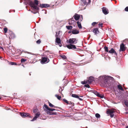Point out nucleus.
<instances>
[{"instance_id": "nucleus-1", "label": "nucleus", "mask_w": 128, "mask_h": 128, "mask_svg": "<svg viewBox=\"0 0 128 128\" xmlns=\"http://www.w3.org/2000/svg\"><path fill=\"white\" fill-rule=\"evenodd\" d=\"M98 80L103 86L108 87L113 82L114 78L108 76L104 75L100 76Z\"/></svg>"}, {"instance_id": "nucleus-2", "label": "nucleus", "mask_w": 128, "mask_h": 128, "mask_svg": "<svg viewBox=\"0 0 128 128\" xmlns=\"http://www.w3.org/2000/svg\"><path fill=\"white\" fill-rule=\"evenodd\" d=\"M24 3L26 5L29 4L30 6L32 7V12L35 14L37 13V10H38L39 8L38 6V2L36 0H35L34 2L31 1V0H25Z\"/></svg>"}, {"instance_id": "nucleus-3", "label": "nucleus", "mask_w": 128, "mask_h": 128, "mask_svg": "<svg viewBox=\"0 0 128 128\" xmlns=\"http://www.w3.org/2000/svg\"><path fill=\"white\" fill-rule=\"evenodd\" d=\"M75 20H78L80 21H82L83 19V17L82 15L75 14L73 16Z\"/></svg>"}, {"instance_id": "nucleus-4", "label": "nucleus", "mask_w": 128, "mask_h": 128, "mask_svg": "<svg viewBox=\"0 0 128 128\" xmlns=\"http://www.w3.org/2000/svg\"><path fill=\"white\" fill-rule=\"evenodd\" d=\"M52 108H48L47 110H46V112L49 115H56V112H52Z\"/></svg>"}, {"instance_id": "nucleus-5", "label": "nucleus", "mask_w": 128, "mask_h": 128, "mask_svg": "<svg viewBox=\"0 0 128 128\" xmlns=\"http://www.w3.org/2000/svg\"><path fill=\"white\" fill-rule=\"evenodd\" d=\"M78 40L75 38H70L68 42L70 44H76L77 43Z\"/></svg>"}, {"instance_id": "nucleus-6", "label": "nucleus", "mask_w": 128, "mask_h": 128, "mask_svg": "<svg viewBox=\"0 0 128 128\" xmlns=\"http://www.w3.org/2000/svg\"><path fill=\"white\" fill-rule=\"evenodd\" d=\"M49 61V59H48L44 57L42 58L40 62L42 64H44L47 63Z\"/></svg>"}, {"instance_id": "nucleus-7", "label": "nucleus", "mask_w": 128, "mask_h": 128, "mask_svg": "<svg viewBox=\"0 0 128 128\" xmlns=\"http://www.w3.org/2000/svg\"><path fill=\"white\" fill-rule=\"evenodd\" d=\"M114 111L112 110H108L106 112V113L107 114H110V116L111 118H113L114 116L113 114Z\"/></svg>"}, {"instance_id": "nucleus-8", "label": "nucleus", "mask_w": 128, "mask_h": 128, "mask_svg": "<svg viewBox=\"0 0 128 128\" xmlns=\"http://www.w3.org/2000/svg\"><path fill=\"white\" fill-rule=\"evenodd\" d=\"M91 91L92 92H93L94 94L98 97H100L101 98H102L104 97V96L100 95L99 93L96 91L92 90H91Z\"/></svg>"}, {"instance_id": "nucleus-9", "label": "nucleus", "mask_w": 128, "mask_h": 128, "mask_svg": "<svg viewBox=\"0 0 128 128\" xmlns=\"http://www.w3.org/2000/svg\"><path fill=\"white\" fill-rule=\"evenodd\" d=\"M20 114L22 117L24 118L28 116H30L29 114L28 113H26L25 112L22 113L20 112Z\"/></svg>"}, {"instance_id": "nucleus-10", "label": "nucleus", "mask_w": 128, "mask_h": 128, "mask_svg": "<svg viewBox=\"0 0 128 128\" xmlns=\"http://www.w3.org/2000/svg\"><path fill=\"white\" fill-rule=\"evenodd\" d=\"M66 46L69 49H74L76 48L75 45L72 44L67 45Z\"/></svg>"}, {"instance_id": "nucleus-11", "label": "nucleus", "mask_w": 128, "mask_h": 128, "mask_svg": "<svg viewBox=\"0 0 128 128\" xmlns=\"http://www.w3.org/2000/svg\"><path fill=\"white\" fill-rule=\"evenodd\" d=\"M102 11L103 13L105 15L107 14L108 13V10L105 7L102 8Z\"/></svg>"}, {"instance_id": "nucleus-12", "label": "nucleus", "mask_w": 128, "mask_h": 128, "mask_svg": "<svg viewBox=\"0 0 128 128\" xmlns=\"http://www.w3.org/2000/svg\"><path fill=\"white\" fill-rule=\"evenodd\" d=\"M76 22L74 20H72V19H70L68 21V24L70 25H72L74 26L76 24Z\"/></svg>"}, {"instance_id": "nucleus-13", "label": "nucleus", "mask_w": 128, "mask_h": 128, "mask_svg": "<svg viewBox=\"0 0 128 128\" xmlns=\"http://www.w3.org/2000/svg\"><path fill=\"white\" fill-rule=\"evenodd\" d=\"M94 78L93 77L90 76L88 78L87 80L88 83L90 84L94 80Z\"/></svg>"}, {"instance_id": "nucleus-14", "label": "nucleus", "mask_w": 128, "mask_h": 128, "mask_svg": "<svg viewBox=\"0 0 128 128\" xmlns=\"http://www.w3.org/2000/svg\"><path fill=\"white\" fill-rule=\"evenodd\" d=\"M126 49L125 48L124 45L123 44H122L120 45V51H124Z\"/></svg>"}, {"instance_id": "nucleus-15", "label": "nucleus", "mask_w": 128, "mask_h": 128, "mask_svg": "<svg viewBox=\"0 0 128 128\" xmlns=\"http://www.w3.org/2000/svg\"><path fill=\"white\" fill-rule=\"evenodd\" d=\"M108 52L110 54H112L114 53L115 55H117V53L115 52V50L112 48H111V50L108 51Z\"/></svg>"}, {"instance_id": "nucleus-16", "label": "nucleus", "mask_w": 128, "mask_h": 128, "mask_svg": "<svg viewBox=\"0 0 128 128\" xmlns=\"http://www.w3.org/2000/svg\"><path fill=\"white\" fill-rule=\"evenodd\" d=\"M56 42L58 44V45L60 47L61 46V45H60L61 40L60 38H56Z\"/></svg>"}, {"instance_id": "nucleus-17", "label": "nucleus", "mask_w": 128, "mask_h": 128, "mask_svg": "<svg viewBox=\"0 0 128 128\" xmlns=\"http://www.w3.org/2000/svg\"><path fill=\"white\" fill-rule=\"evenodd\" d=\"M40 6L42 8H46L50 6L49 4H40Z\"/></svg>"}, {"instance_id": "nucleus-18", "label": "nucleus", "mask_w": 128, "mask_h": 128, "mask_svg": "<svg viewBox=\"0 0 128 128\" xmlns=\"http://www.w3.org/2000/svg\"><path fill=\"white\" fill-rule=\"evenodd\" d=\"M72 97L78 98L80 100L82 101V99L80 98L77 95L75 94H72Z\"/></svg>"}, {"instance_id": "nucleus-19", "label": "nucleus", "mask_w": 128, "mask_h": 128, "mask_svg": "<svg viewBox=\"0 0 128 128\" xmlns=\"http://www.w3.org/2000/svg\"><path fill=\"white\" fill-rule=\"evenodd\" d=\"M81 0L83 3V5H84L86 4L88 1L89 2H90V0Z\"/></svg>"}, {"instance_id": "nucleus-20", "label": "nucleus", "mask_w": 128, "mask_h": 128, "mask_svg": "<svg viewBox=\"0 0 128 128\" xmlns=\"http://www.w3.org/2000/svg\"><path fill=\"white\" fill-rule=\"evenodd\" d=\"M93 32L95 34H98L99 32L98 31V29L97 28H95L93 30Z\"/></svg>"}, {"instance_id": "nucleus-21", "label": "nucleus", "mask_w": 128, "mask_h": 128, "mask_svg": "<svg viewBox=\"0 0 128 128\" xmlns=\"http://www.w3.org/2000/svg\"><path fill=\"white\" fill-rule=\"evenodd\" d=\"M79 32L76 29L73 30L72 32V33L73 34H76L79 33Z\"/></svg>"}, {"instance_id": "nucleus-22", "label": "nucleus", "mask_w": 128, "mask_h": 128, "mask_svg": "<svg viewBox=\"0 0 128 128\" xmlns=\"http://www.w3.org/2000/svg\"><path fill=\"white\" fill-rule=\"evenodd\" d=\"M15 38V34L12 33H11V34H10L9 36L10 38L13 39Z\"/></svg>"}, {"instance_id": "nucleus-23", "label": "nucleus", "mask_w": 128, "mask_h": 128, "mask_svg": "<svg viewBox=\"0 0 128 128\" xmlns=\"http://www.w3.org/2000/svg\"><path fill=\"white\" fill-rule=\"evenodd\" d=\"M118 89L122 91H123L124 90V89L122 87L121 85L120 84H119V85H118Z\"/></svg>"}, {"instance_id": "nucleus-24", "label": "nucleus", "mask_w": 128, "mask_h": 128, "mask_svg": "<svg viewBox=\"0 0 128 128\" xmlns=\"http://www.w3.org/2000/svg\"><path fill=\"white\" fill-rule=\"evenodd\" d=\"M78 24V27L80 28L81 29L82 28V26H81V24L80 22H79V21H78L77 22Z\"/></svg>"}, {"instance_id": "nucleus-25", "label": "nucleus", "mask_w": 128, "mask_h": 128, "mask_svg": "<svg viewBox=\"0 0 128 128\" xmlns=\"http://www.w3.org/2000/svg\"><path fill=\"white\" fill-rule=\"evenodd\" d=\"M95 116L96 118H100V116L99 114L96 113L95 114Z\"/></svg>"}, {"instance_id": "nucleus-26", "label": "nucleus", "mask_w": 128, "mask_h": 128, "mask_svg": "<svg viewBox=\"0 0 128 128\" xmlns=\"http://www.w3.org/2000/svg\"><path fill=\"white\" fill-rule=\"evenodd\" d=\"M40 114L39 112H37L35 114V116L38 118L40 115Z\"/></svg>"}, {"instance_id": "nucleus-27", "label": "nucleus", "mask_w": 128, "mask_h": 128, "mask_svg": "<svg viewBox=\"0 0 128 128\" xmlns=\"http://www.w3.org/2000/svg\"><path fill=\"white\" fill-rule=\"evenodd\" d=\"M66 28L68 30H69L72 29V27L71 26H66Z\"/></svg>"}, {"instance_id": "nucleus-28", "label": "nucleus", "mask_w": 128, "mask_h": 128, "mask_svg": "<svg viewBox=\"0 0 128 128\" xmlns=\"http://www.w3.org/2000/svg\"><path fill=\"white\" fill-rule=\"evenodd\" d=\"M49 104V106H50L51 107H53L54 108H56V106H55L54 105H53L50 102H48Z\"/></svg>"}, {"instance_id": "nucleus-29", "label": "nucleus", "mask_w": 128, "mask_h": 128, "mask_svg": "<svg viewBox=\"0 0 128 128\" xmlns=\"http://www.w3.org/2000/svg\"><path fill=\"white\" fill-rule=\"evenodd\" d=\"M104 58L105 60L107 61L109 60H110L109 56H104Z\"/></svg>"}, {"instance_id": "nucleus-30", "label": "nucleus", "mask_w": 128, "mask_h": 128, "mask_svg": "<svg viewBox=\"0 0 128 128\" xmlns=\"http://www.w3.org/2000/svg\"><path fill=\"white\" fill-rule=\"evenodd\" d=\"M68 104L71 105V106H73L74 105V103L71 102H69Z\"/></svg>"}, {"instance_id": "nucleus-31", "label": "nucleus", "mask_w": 128, "mask_h": 128, "mask_svg": "<svg viewBox=\"0 0 128 128\" xmlns=\"http://www.w3.org/2000/svg\"><path fill=\"white\" fill-rule=\"evenodd\" d=\"M9 64H10L12 65H17V64L16 63L14 62H10L9 63Z\"/></svg>"}, {"instance_id": "nucleus-32", "label": "nucleus", "mask_w": 128, "mask_h": 128, "mask_svg": "<svg viewBox=\"0 0 128 128\" xmlns=\"http://www.w3.org/2000/svg\"><path fill=\"white\" fill-rule=\"evenodd\" d=\"M104 48L105 51L106 52H108V47H107L106 46H105V47H104Z\"/></svg>"}, {"instance_id": "nucleus-33", "label": "nucleus", "mask_w": 128, "mask_h": 128, "mask_svg": "<svg viewBox=\"0 0 128 128\" xmlns=\"http://www.w3.org/2000/svg\"><path fill=\"white\" fill-rule=\"evenodd\" d=\"M124 102L125 105L128 107V102L127 101L124 100Z\"/></svg>"}, {"instance_id": "nucleus-34", "label": "nucleus", "mask_w": 128, "mask_h": 128, "mask_svg": "<svg viewBox=\"0 0 128 128\" xmlns=\"http://www.w3.org/2000/svg\"><path fill=\"white\" fill-rule=\"evenodd\" d=\"M55 96L58 100H60L61 98V96H58L57 94L55 95Z\"/></svg>"}, {"instance_id": "nucleus-35", "label": "nucleus", "mask_w": 128, "mask_h": 128, "mask_svg": "<svg viewBox=\"0 0 128 128\" xmlns=\"http://www.w3.org/2000/svg\"><path fill=\"white\" fill-rule=\"evenodd\" d=\"M37 118V117H36L35 116L30 121L31 122L34 121L35 120H36Z\"/></svg>"}, {"instance_id": "nucleus-36", "label": "nucleus", "mask_w": 128, "mask_h": 128, "mask_svg": "<svg viewBox=\"0 0 128 128\" xmlns=\"http://www.w3.org/2000/svg\"><path fill=\"white\" fill-rule=\"evenodd\" d=\"M81 83L83 84L88 83L87 81H84L81 82Z\"/></svg>"}, {"instance_id": "nucleus-37", "label": "nucleus", "mask_w": 128, "mask_h": 128, "mask_svg": "<svg viewBox=\"0 0 128 128\" xmlns=\"http://www.w3.org/2000/svg\"><path fill=\"white\" fill-rule=\"evenodd\" d=\"M26 59H25L24 58H22L21 59V62L22 63L25 62L26 61Z\"/></svg>"}, {"instance_id": "nucleus-38", "label": "nucleus", "mask_w": 128, "mask_h": 128, "mask_svg": "<svg viewBox=\"0 0 128 128\" xmlns=\"http://www.w3.org/2000/svg\"><path fill=\"white\" fill-rule=\"evenodd\" d=\"M63 101L64 102H65L66 103H67V104H68V103L69 102L68 101H67V100H66L65 99H63Z\"/></svg>"}, {"instance_id": "nucleus-39", "label": "nucleus", "mask_w": 128, "mask_h": 128, "mask_svg": "<svg viewBox=\"0 0 128 128\" xmlns=\"http://www.w3.org/2000/svg\"><path fill=\"white\" fill-rule=\"evenodd\" d=\"M60 57L62 58V59H63L66 60L67 59L66 56H60Z\"/></svg>"}, {"instance_id": "nucleus-40", "label": "nucleus", "mask_w": 128, "mask_h": 128, "mask_svg": "<svg viewBox=\"0 0 128 128\" xmlns=\"http://www.w3.org/2000/svg\"><path fill=\"white\" fill-rule=\"evenodd\" d=\"M40 42H41L40 40H37L36 42V43L38 44H40Z\"/></svg>"}, {"instance_id": "nucleus-41", "label": "nucleus", "mask_w": 128, "mask_h": 128, "mask_svg": "<svg viewBox=\"0 0 128 128\" xmlns=\"http://www.w3.org/2000/svg\"><path fill=\"white\" fill-rule=\"evenodd\" d=\"M85 86L88 88H90V86L88 84H86L85 85Z\"/></svg>"}, {"instance_id": "nucleus-42", "label": "nucleus", "mask_w": 128, "mask_h": 128, "mask_svg": "<svg viewBox=\"0 0 128 128\" xmlns=\"http://www.w3.org/2000/svg\"><path fill=\"white\" fill-rule=\"evenodd\" d=\"M7 28H4V30L5 33H6L7 31Z\"/></svg>"}, {"instance_id": "nucleus-43", "label": "nucleus", "mask_w": 128, "mask_h": 128, "mask_svg": "<svg viewBox=\"0 0 128 128\" xmlns=\"http://www.w3.org/2000/svg\"><path fill=\"white\" fill-rule=\"evenodd\" d=\"M74 74H78L77 72L76 71H74L73 72V73Z\"/></svg>"}, {"instance_id": "nucleus-44", "label": "nucleus", "mask_w": 128, "mask_h": 128, "mask_svg": "<svg viewBox=\"0 0 128 128\" xmlns=\"http://www.w3.org/2000/svg\"><path fill=\"white\" fill-rule=\"evenodd\" d=\"M44 106L46 109V110H47L48 109V107L47 106L46 104H44Z\"/></svg>"}, {"instance_id": "nucleus-45", "label": "nucleus", "mask_w": 128, "mask_h": 128, "mask_svg": "<svg viewBox=\"0 0 128 128\" xmlns=\"http://www.w3.org/2000/svg\"><path fill=\"white\" fill-rule=\"evenodd\" d=\"M125 10L126 11L128 12V7H126L125 8Z\"/></svg>"}, {"instance_id": "nucleus-46", "label": "nucleus", "mask_w": 128, "mask_h": 128, "mask_svg": "<svg viewBox=\"0 0 128 128\" xmlns=\"http://www.w3.org/2000/svg\"><path fill=\"white\" fill-rule=\"evenodd\" d=\"M96 22H94L92 24V26H94L96 24Z\"/></svg>"}, {"instance_id": "nucleus-47", "label": "nucleus", "mask_w": 128, "mask_h": 128, "mask_svg": "<svg viewBox=\"0 0 128 128\" xmlns=\"http://www.w3.org/2000/svg\"><path fill=\"white\" fill-rule=\"evenodd\" d=\"M0 49L2 50V51H4V50L3 48L1 46H0Z\"/></svg>"}, {"instance_id": "nucleus-48", "label": "nucleus", "mask_w": 128, "mask_h": 128, "mask_svg": "<svg viewBox=\"0 0 128 128\" xmlns=\"http://www.w3.org/2000/svg\"><path fill=\"white\" fill-rule=\"evenodd\" d=\"M102 24H98V26L99 27H102Z\"/></svg>"}, {"instance_id": "nucleus-49", "label": "nucleus", "mask_w": 128, "mask_h": 128, "mask_svg": "<svg viewBox=\"0 0 128 128\" xmlns=\"http://www.w3.org/2000/svg\"><path fill=\"white\" fill-rule=\"evenodd\" d=\"M37 110L36 109H34L33 110V112L34 113H36V112L37 111Z\"/></svg>"}, {"instance_id": "nucleus-50", "label": "nucleus", "mask_w": 128, "mask_h": 128, "mask_svg": "<svg viewBox=\"0 0 128 128\" xmlns=\"http://www.w3.org/2000/svg\"><path fill=\"white\" fill-rule=\"evenodd\" d=\"M55 36L56 38H58V35L57 34V32H56V34L55 35Z\"/></svg>"}, {"instance_id": "nucleus-51", "label": "nucleus", "mask_w": 128, "mask_h": 128, "mask_svg": "<svg viewBox=\"0 0 128 128\" xmlns=\"http://www.w3.org/2000/svg\"><path fill=\"white\" fill-rule=\"evenodd\" d=\"M62 89H60L59 90V92H60H60L62 91Z\"/></svg>"}, {"instance_id": "nucleus-52", "label": "nucleus", "mask_w": 128, "mask_h": 128, "mask_svg": "<svg viewBox=\"0 0 128 128\" xmlns=\"http://www.w3.org/2000/svg\"><path fill=\"white\" fill-rule=\"evenodd\" d=\"M44 11L45 12H44L45 14H46L47 13V12L46 11H45L44 10Z\"/></svg>"}, {"instance_id": "nucleus-53", "label": "nucleus", "mask_w": 128, "mask_h": 128, "mask_svg": "<svg viewBox=\"0 0 128 128\" xmlns=\"http://www.w3.org/2000/svg\"><path fill=\"white\" fill-rule=\"evenodd\" d=\"M56 110L54 108H52V111L55 110Z\"/></svg>"}, {"instance_id": "nucleus-54", "label": "nucleus", "mask_w": 128, "mask_h": 128, "mask_svg": "<svg viewBox=\"0 0 128 128\" xmlns=\"http://www.w3.org/2000/svg\"><path fill=\"white\" fill-rule=\"evenodd\" d=\"M22 66H23L24 67V65L23 64H22Z\"/></svg>"}, {"instance_id": "nucleus-55", "label": "nucleus", "mask_w": 128, "mask_h": 128, "mask_svg": "<svg viewBox=\"0 0 128 128\" xmlns=\"http://www.w3.org/2000/svg\"><path fill=\"white\" fill-rule=\"evenodd\" d=\"M126 113V114H128V112H126V113Z\"/></svg>"}, {"instance_id": "nucleus-56", "label": "nucleus", "mask_w": 128, "mask_h": 128, "mask_svg": "<svg viewBox=\"0 0 128 128\" xmlns=\"http://www.w3.org/2000/svg\"><path fill=\"white\" fill-rule=\"evenodd\" d=\"M126 128H128V126H127L126 127Z\"/></svg>"}, {"instance_id": "nucleus-57", "label": "nucleus", "mask_w": 128, "mask_h": 128, "mask_svg": "<svg viewBox=\"0 0 128 128\" xmlns=\"http://www.w3.org/2000/svg\"><path fill=\"white\" fill-rule=\"evenodd\" d=\"M65 56V55H63V56Z\"/></svg>"}, {"instance_id": "nucleus-58", "label": "nucleus", "mask_w": 128, "mask_h": 128, "mask_svg": "<svg viewBox=\"0 0 128 128\" xmlns=\"http://www.w3.org/2000/svg\"><path fill=\"white\" fill-rule=\"evenodd\" d=\"M2 56H0V58H2Z\"/></svg>"}, {"instance_id": "nucleus-59", "label": "nucleus", "mask_w": 128, "mask_h": 128, "mask_svg": "<svg viewBox=\"0 0 128 128\" xmlns=\"http://www.w3.org/2000/svg\"><path fill=\"white\" fill-rule=\"evenodd\" d=\"M70 31H69L68 32V33H70Z\"/></svg>"}, {"instance_id": "nucleus-60", "label": "nucleus", "mask_w": 128, "mask_h": 128, "mask_svg": "<svg viewBox=\"0 0 128 128\" xmlns=\"http://www.w3.org/2000/svg\"><path fill=\"white\" fill-rule=\"evenodd\" d=\"M128 111V109H127V110H126V111Z\"/></svg>"}, {"instance_id": "nucleus-61", "label": "nucleus", "mask_w": 128, "mask_h": 128, "mask_svg": "<svg viewBox=\"0 0 128 128\" xmlns=\"http://www.w3.org/2000/svg\"><path fill=\"white\" fill-rule=\"evenodd\" d=\"M115 58H116H116L115 56Z\"/></svg>"}, {"instance_id": "nucleus-62", "label": "nucleus", "mask_w": 128, "mask_h": 128, "mask_svg": "<svg viewBox=\"0 0 128 128\" xmlns=\"http://www.w3.org/2000/svg\"><path fill=\"white\" fill-rule=\"evenodd\" d=\"M30 10H29V11H30Z\"/></svg>"}, {"instance_id": "nucleus-63", "label": "nucleus", "mask_w": 128, "mask_h": 128, "mask_svg": "<svg viewBox=\"0 0 128 128\" xmlns=\"http://www.w3.org/2000/svg\"><path fill=\"white\" fill-rule=\"evenodd\" d=\"M91 58H92V57H91Z\"/></svg>"}, {"instance_id": "nucleus-64", "label": "nucleus", "mask_w": 128, "mask_h": 128, "mask_svg": "<svg viewBox=\"0 0 128 128\" xmlns=\"http://www.w3.org/2000/svg\"><path fill=\"white\" fill-rule=\"evenodd\" d=\"M0 99H1V98L0 97Z\"/></svg>"}]
</instances>
